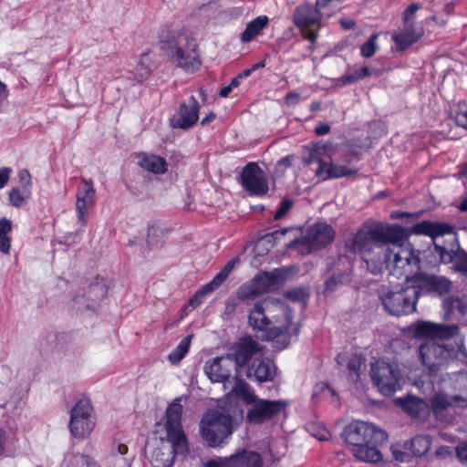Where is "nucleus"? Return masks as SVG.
<instances>
[{
	"instance_id": "nucleus-32",
	"label": "nucleus",
	"mask_w": 467,
	"mask_h": 467,
	"mask_svg": "<svg viewBox=\"0 0 467 467\" xmlns=\"http://www.w3.org/2000/svg\"><path fill=\"white\" fill-rule=\"evenodd\" d=\"M137 159L138 164L147 171L155 174H163L167 171V162L160 156L142 152L138 154Z\"/></svg>"
},
{
	"instance_id": "nucleus-56",
	"label": "nucleus",
	"mask_w": 467,
	"mask_h": 467,
	"mask_svg": "<svg viewBox=\"0 0 467 467\" xmlns=\"http://www.w3.org/2000/svg\"><path fill=\"white\" fill-rule=\"evenodd\" d=\"M12 230V222L6 218L0 220V234L7 235Z\"/></svg>"
},
{
	"instance_id": "nucleus-20",
	"label": "nucleus",
	"mask_w": 467,
	"mask_h": 467,
	"mask_svg": "<svg viewBox=\"0 0 467 467\" xmlns=\"http://www.w3.org/2000/svg\"><path fill=\"white\" fill-rule=\"evenodd\" d=\"M335 234L336 232L331 225L326 223H317L307 230L302 241L310 250H319L331 244Z\"/></svg>"
},
{
	"instance_id": "nucleus-19",
	"label": "nucleus",
	"mask_w": 467,
	"mask_h": 467,
	"mask_svg": "<svg viewBox=\"0 0 467 467\" xmlns=\"http://www.w3.org/2000/svg\"><path fill=\"white\" fill-rule=\"evenodd\" d=\"M261 350L262 348L257 341L251 337H244L235 342L227 354L234 361V366L239 370L245 367Z\"/></svg>"
},
{
	"instance_id": "nucleus-5",
	"label": "nucleus",
	"mask_w": 467,
	"mask_h": 467,
	"mask_svg": "<svg viewBox=\"0 0 467 467\" xmlns=\"http://www.w3.org/2000/svg\"><path fill=\"white\" fill-rule=\"evenodd\" d=\"M232 391L245 404L251 405L246 413V420L253 424L264 423L279 414L286 407V403L282 400L259 399L254 389L244 381H238Z\"/></svg>"
},
{
	"instance_id": "nucleus-37",
	"label": "nucleus",
	"mask_w": 467,
	"mask_h": 467,
	"mask_svg": "<svg viewBox=\"0 0 467 467\" xmlns=\"http://www.w3.org/2000/svg\"><path fill=\"white\" fill-rule=\"evenodd\" d=\"M65 467H99L97 462L88 455L71 453L65 458Z\"/></svg>"
},
{
	"instance_id": "nucleus-60",
	"label": "nucleus",
	"mask_w": 467,
	"mask_h": 467,
	"mask_svg": "<svg viewBox=\"0 0 467 467\" xmlns=\"http://www.w3.org/2000/svg\"><path fill=\"white\" fill-rule=\"evenodd\" d=\"M114 451H117L120 455H124L128 452V446L122 443H118L114 446Z\"/></svg>"
},
{
	"instance_id": "nucleus-47",
	"label": "nucleus",
	"mask_w": 467,
	"mask_h": 467,
	"mask_svg": "<svg viewBox=\"0 0 467 467\" xmlns=\"http://www.w3.org/2000/svg\"><path fill=\"white\" fill-rule=\"evenodd\" d=\"M285 297L295 302H301L306 299L307 293L305 289L296 287L286 291Z\"/></svg>"
},
{
	"instance_id": "nucleus-51",
	"label": "nucleus",
	"mask_w": 467,
	"mask_h": 467,
	"mask_svg": "<svg viewBox=\"0 0 467 467\" xmlns=\"http://www.w3.org/2000/svg\"><path fill=\"white\" fill-rule=\"evenodd\" d=\"M18 179L19 182L24 189V192H26V190L31 189L32 182H31V175L29 171L26 169L20 170L18 171Z\"/></svg>"
},
{
	"instance_id": "nucleus-15",
	"label": "nucleus",
	"mask_w": 467,
	"mask_h": 467,
	"mask_svg": "<svg viewBox=\"0 0 467 467\" xmlns=\"http://www.w3.org/2000/svg\"><path fill=\"white\" fill-rule=\"evenodd\" d=\"M204 467H264V460L259 452L243 449L230 456L210 460Z\"/></svg>"
},
{
	"instance_id": "nucleus-49",
	"label": "nucleus",
	"mask_w": 467,
	"mask_h": 467,
	"mask_svg": "<svg viewBox=\"0 0 467 467\" xmlns=\"http://www.w3.org/2000/svg\"><path fill=\"white\" fill-rule=\"evenodd\" d=\"M292 206H293V202L290 199H287V198L284 199L281 202L277 211L274 214V218L275 220L281 219L283 216H285L286 214V213L291 209Z\"/></svg>"
},
{
	"instance_id": "nucleus-52",
	"label": "nucleus",
	"mask_w": 467,
	"mask_h": 467,
	"mask_svg": "<svg viewBox=\"0 0 467 467\" xmlns=\"http://www.w3.org/2000/svg\"><path fill=\"white\" fill-rule=\"evenodd\" d=\"M455 267L459 272L467 274V254L459 253L455 260Z\"/></svg>"
},
{
	"instance_id": "nucleus-53",
	"label": "nucleus",
	"mask_w": 467,
	"mask_h": 467,
	"mask_svg": "<svg viewBox=\"0 0 467 467\" xmlns=\"http://www.w3.org/2000/svg\"><path fill=\"white\" fill-rule=\"evenodd\" d=\"M12 169L9 167L0 168V189H3L8 182Z\"/></svg>"
},
{
	"instance_id": "nucleus-59",
	"label": "nucleus",
	"mask_w": 467,
	"mask_h": 467,
	"mask_svg": "<svg viewBox=\"0 0 467 467\" xmlns=\"http://www.w3.org/2000/svg\"><path fill=\"white\" fill-rule=\"evenodd\" d=\"M300 94L296 92H289L286 94L285 99L288 105H296L298 103Z\"/></svg>"
},
{
	"instance_id": "nucleus-2",
	"label": "nucleus",
	"mask_w": 467,
	"mask_h": 467,
	"mask_svg": "<svg viewBox=\"0 0 467 467\" xmlns=\"http://www.w3.org/2000/svg\"><path fill=\"white\" fill-rule=\"evenodd\" d=\"M407 233L408 235L422 234L435 239L452 233V227L448 223L422 221L412 225L409 231L407 230ZM408 237L400 243L391 244L392 249L386 247L389 255L387 267L389 269L390 275L399 279L404 278L407 283L411 282L415 285L422 274L420 265V251L414 250L410 244H405Z\"/></svg>"
},
{
	"instance_id": "nucleus-29",
	"label": "nucleus",
	"mask_w": 467,
	"mask_h": 467,
	"mask_svg": "<svg viewBox=\"0 0 467 467\" xmlns=\"http://www.w3.org/2000/svg\"><path fill=\"white\" fill-rule=\"evenodd\" d=\"M157 67L158 65L152 53H142L130 72L132 78L137 82H141L147 79Z\"/></svg>"
},
{
	"instance_id": "nucleus-10",
	"label": "nucleus",
	"mask_w": 467,
	"mask_h": 467,
	"mask_svg": "<svg viewBox=\"0 0 467 467\" xmlns=\"http://www.w3.org/2000/svg\"><path fill=\"white\" fill-rule=\"evenodd\" d=\"M265 310L269 316L267 340L286 335L293 324L291 308L284 301L270 297V305Z\"/></svg>"
},
{
	"instance_id": "nucleus-43",
	"label": "nucleus",
	"mask_w": 467,
	"mask_h": 467,
	"mask_svg": "<svg viewBox=\"0 0 467 467\" xmlns=\"http://www.w3.org/2000/svg\"><path fill=\"white\" fill-rule=\"evenodd\" d=\"M430 447V441L425 436H415L411 439V449L415 455L420 456L428 451Z\"/></svg>"
},
{
	"instance_id": "nucleus-24",
	"label": "nucleus",
	"mask_w": 467,
	"mask_h": 467,
	"mask_svg": "<svg viewBox=\"0 0 467 467\" xmlns=\"http://www.w3.org/2000/svg\"><path fill=\"white\" fill-rule=\"evenodd\" d=\"M266 305L269 306L270 297L256 302L248 316L249 326L254 330L264 331L265 339H267V329H269V316L265 310Z\"/></svg>"
},
{
	"instance_id": "nucleus-31",
	"label": "nucleus",
	"mask_w": 467,
	"mask_h": 467,
	"mask_svg": "<svg viewBox=\"0 0 467 467\" xmlns=\"http://www.w3.org/2000/svg\"><path fill=\"white\" fill-rule=\"evenodd\" d=\"M395 403L413 418H419L428 412V404L415 396L397 399Z\"/></svg>"
},
{
	"instance_id": "nucleus-44",
	"label": "nucleus",
	"mask_w": 467,
	"mask_h": 467,
	"mask_svg": "<svg viewBox=\"0 0 467 467\" xmlns=\"http://www.w3.org/2000/svg\"><path fill=\"white\" fill-rule=\"evenodd\" d=\"M216 287H213L212 285V283L209 282L207 285H205L199 292H197L189 301V305L192 308L198 307L203 301L204 297L213 292Z\"/></svg>"
},
{
	"instance_id": "nucleus-23",
	"label": "nucleus",
	"mask_w": 467,
	"mask_h": 467,
	"mask_svg": "<svg viewBox=\"0 0 467 467\" xmlns=\"http://www.w3.org/2000/svg\"><path fill=\"white\" fill-rule=\"evenodd\" d=\"M200 105L194 96H191L187 102L180 105L177 115L172 119L173 128L187 130L193 126L199 119Z\"/></svg>"
},
{
	"instance_id": "nucleus-41",
	"label": "nucleus",
	"mask_w": 467,
	"mask_h": 467,
	"mask_svg": "<svg viewBox=\"0 0 467 467\" xmlns=\"http://www.w3.org/2000/svg\"><path fill=\"white\" fill-rule=\"evenodd\" d=\"M31 191L26 190L24 192V189L21 190L19 188H12L8 194V200L11 205L14 207L19 208L25 205L27 202L28 198L30 197Z\"/></svg>"
},
{
	"instance_id": "nucleus-8",
	"label": "nucleus",
	"mask_w": 467,
	"mask_h": 467,
	"mask_svg": "<svg viewBox=\"0 0 467 467\" xmlns=\"http://www.w3.org/2000/svg\"><path fill=\"white\" fill-rule=\"evenodd\" d=\"M370 377L374 385L385 396H391L400 389L404 381L399 366L384 359L371 364Z\"/></svg>"
},
{
	"instance_id": "nucleus-13",
	"label": "nucleus",
	"mask_w": 467,
	"mask_h": 467,
	"mask_svg": "<svg viewBox=\"0 0 467 467\" xmlns=\"http://www.w3.org/2000/svg\"><path fill=\"white\" fill-rule=\"evenodd\" d=\"M453 348H448L433 339L427 338L419 348L421 363L432 373L439 370L452 357Z\"/></svg>"
},
{
	"instance_id": "nucleus-11",
	"label": "nucleus",
	"mask_w": 467,
	"mask_h": 467,
	"mask_svg": "<svg viewBox=\"0 0 467 467\" xmlns=\"http://www.w3.org/2000/svg\"><path fill=\"white\" fill-rule=\"evenodd\" d=\"M344 437L348 443L357 447L363 443L381 444L387 441L388 434L373 424L355 420L345 428Z\"/></svg>"
},
{
	"instance_id": "nucleus-16",
	"label": "nucleus",
	"mask_w": 467,
	"mask_h": 467,
	"mask_svg": "<svg viewBox=\"0 0 467 467\" xmlns=\"http://www.w3.org/2000/svg\"><path fill=\"white\" fill-rule=\"evenodd\" d=\"M321 19L322 16L317 5L314 6L308 4L297 6L293 15V22L301 30L304 38L313 43L317 38V32L307 28L318 26Z\"/></svg>"
},
{
	"instance_id": "nucleus-12",
	"label": "nucleus",
	"mask_w": 467,
	"mask_h": 467,
	"mask_svg": "<svg viewBox=\"0 0 467 467\" xmlns=\"http://www.w3.org/2000/svg\"><path fill=\"white\" fill-rule=\"evenodd\" d=\"M319 149H314L311 152V159L318 163L316 175L322 181L338 179L356 175L358 170L351 165L352 155L348 154L340 161H325L319 155Z\"/></svg>"
},
{
	"instance_id": "nucleus-42",
	"label": "nucleus",
	"mask_w": 467,
	"mask_h": 467,
	"mask_svg": "<svg viewBox=\"0 0 467 467\" xmlns=\"http://www.w3.org/2000/svg\"><path fill=\"white\" fill-rule=\"evenodd\" d=\"M239 262L240 260L238 257H234L232 260H230L211 281L212 285H213V287L218 288L225 281V279L228 277L230 273L233 271V269Z\"/></svg>"
},
{
	"instance_id": "nucleus-1",
	"label": "nucleus",
	"mask_w": 467,
	"mask_h": 467,
	"mask_svg": "<svg viewBox=\"0 0 467 467\" xmlns=\"http://www.w3.org/2000/svg\"><path fill=\"white\" fill-rule=\"evenodd\" d=\"M407 236V229L402 226L376 223L359 229L348 246L362 256L370 273L378 275L389 261L386 245L400 243Z\"/></svg>"
},
{
	"instance_id": "nucleus-17",
	"label": "nucleus",
	"mask_w": 467,
	"mask_h": 467,
	"mask_svg": "<svg viewBox=\"0 0 467 467\" xmlns=\"http://www.w3.org/2000/svg\"><path fill=\"white\" fill-rule=\"evenodd\" d=\"M241 184L250 195L263 196L268 192V182L256 162H248L241 172Z\"/></svg>"
},
{
	"instance_id": "nucleus-64",
	"label": "nucleus",
	"mask_w": 467,
	"mask_h": 467,
	"mask_svg": "<svg viewBox=\"0 0 467 467\" xmlns=\"http://www.w3.org/2000/svg\"><path fill=\"white\" fill-rule=\"evenodd\" d=\"M458 209L461 212H467V199H464L459 205Z\"/></svg>"
},
{
	"instance_id": "nucleus-30",
	"label": "nucleus",
	"mask_w": 467,
	"mask_h": 467,
	"mask_svg": "<svg viewBox=\"0 0 467 467\" xmlns=\"http://www.w3.org/2000/svg\"><path fill=\"white\" fill-rule=\"evenodd\" d=\"M253 279L263 295L277 287L284 281L285 272L281 269H275L272 272L258 274Z\"/></svg>"
},
{
	"instance_id": "nucleus-25",
	"label": "nucleus",
	"mask_w": 467,
	"mask_h": 467,
	"mask_svg": "<svg viewBox=\"0 0 467 467\" xmlns=\"http://www.w3.org/2000/svg\"><path fill=\"white\" fill-rule=\"evenodd\" d=\"M276 374L275 365L269 359L254 358L248 367L247 377L258 382L272 381Z\"/></svg>"
},
{
	"instance_id": "nucleus-46",
	"label": "nucleus",
	"mask_w": 467,
	"mask_h": 467,
	"mask_svg": "<svg viewBox=\"0 0 467 467\" xmlns=\"http://www.w3.org/2000/svg\"><path fill=\"white\" fill-rule=\"evenodd\" d=\"M434 251L440 257V260L443 264H450L456 260L458 254L453 250H448L444 246L438 244H434Z\"/></svg>"
},
{
	"instance_id": "nucleus-50",
	"label": "nucleus",
	"mask_w": 467,
	"mask_h": 467,
	"mask_svg": "<svg viewBox=\"0 0 467 467\" xmlns=\"http://www.w3.org/2000/svg\"><path fill=\"white\" fill-rule=\"evenodd\" d=\"M454 120L459 127L467 129V107H459Z\"/></svg>"
},
{
	"instance_id": "nucleus-26",
	"label": "nucleus",
	"mask_w": 467,
	"mask_h": 467,
	"mask_svg": "<svg viewBox=\"0 0 467 467\" xmlns=\"http://www.w3.org/2000/svg\"><path fill=\"white\" fill-rule=\"evenodd\" d=\"M423 36V29L416 27L415 25H403V27L399 32L392 35L398 50H405L411 45L416 43Z\"/></svg>"
},
{
	"instance_id": "nucleus-48",
	"label": "nucleus",
	"mask_w": 467,
	"mask_h": 467,
	"mask_svg": "<svg viewBox=\"0 0 467 467\" xmlns=\"http://www.w3.org/2000/svg\"><path fill=\"white\" fill-rule=\"evenodd\" d=\"M420 8L419 4H411L410 5L403 13V22L406 25H415L414 24V15Z\"/></svg>"
},
{
	"instance_id": "nucleus-55",
	"label": "nucleus",
	"mask_w": 467,
	"mask_h": 467,
	"mask_svg": "<svg viewBox=\"0 0 467 467\" xmlns=\"http://www.w3.org/2000/svg\"><path fill=\"white\" fill-rule=\"evenodd\" d=\"M457 456L462 462H467V442H462L456 449Z\"/></svg>"
},
{
	"instance_id": "nucleus-28",
	"label": "nucleus",
	"mask_w": 467,
	"mask_h": 467,
	"mask_svg": "<svg viewBox=\"0 0 467 467\" xmlns=\"http://www.w3.org/2000/svg\"><path fill=\"white\" fill-rule=\"evenodd\" d=\"M336 360L340 368H347L348 378L352 381L358 380L360 373L365 367L366 359L363 357L356 354L348 355L347 353H339Z\"/></svg>"
},
{
	"instance_id": "nucleus-22",
	"label": "nucleus",
	"mask_w": 467,
	"mask_h": 467,
	"mask_svg": "<svg viewBox=\"0 0 467 467\" xmlns=\"http://www.w3.org/2000/svg\"><path fill=\"white\" fill-rule=\"evenodd\" d=\"M458 325L436 324L429 321H422L416 325L415 333L418 336L430 339H450L459 333Z\"/></svg>"
},
{
	"instance_id": "nucleus-45",
	"label": "nucleus",
	"mask_w": 467,
	"mask_h": 467,
	"mask_svg": "<svg viewBox=\"0 0 467 467\" xmlns=\"http://www.w3.org/2000/svg\"><path fill=\"white\" fill-rule=\"evenodd\" d=\"M379 35L373 34L361 46L360 53L364 57H371L378 49V45L376 43Z\"/></svg>"
},
{
	"instance_id": "nucleus-33",
	"label": "nucleus",
	"mask_w": 467,
	"mask_h": 467,
	"mask_svg": "<svg viewBox=\"0 0 467 467\" xmlns=\"http://www.w3.org/2000/svg\"><path fill=\"white\" fill-rule=\"evenodd\" d=\"M269 23V18L266 16H259L247 23L245 29L241 34L240 39L244 43L253 41L259 36L263 29L266 27Z\"/></svg>"
},
{
	"instance_id": "nucleus-61",
	"label": "nucleus",
	"mask_w": 467,
	"mask_h": 467,
	"mask_svg": "<svg viewBox=\"0 0 467 467\" xmlns=\"http://www.w3.org/2000/svg\"><path fill=\"white\" fill-rule=\"evenodd\" d=\"M216 118L215 114L214 113H210L208 114L206 117H204L202 121H201V124L202 125H206L210 122H212L213 120H214Z\"/></svg>"
},
{
	"instance_id": "nucleus-58",
	"label": "nucleus",
	"mask_w": 467,
	"mask_h": 467,
	"mask_svg": "<svg viewBox=\"0 0 467 467\" xmlns=\"http://www.w3.org/2000/svg\"><path fill=\"white\" fill-rule=\"evenodd\" d=\"M341 282L340 278L339 277H336V276H332L330 278H328L326 283H325V285H326V290H328V291H333L336 289V287L337 286V285Z\"/></svg>"
},
{
	"instance_id": "nucleus-7",
	"label": "nucleus",
	"mask_w": 467,
	"mask_h": 467,
	"mask_svg": "<svg viewBox=\"0 0 467 467\" xmlns=\"http://www.w3.org/2000/svg\"><path fill=\"white\" fill-rule=\"evenodd\" d=\"M378 295L385 311L391 316L409 315L416 309L418 290L413 285L400 290L383 285L378 290Z\"/></svg>"
},
{
	"instance_id": "nucleus-34",
	"label": "nucleus",
	"mask_w": 467,
	"mask_h": 467,
	"mask_svg": "<svg viewBox=\"0 0 467 467\" xmlns=\"http://www.w3.org/2000/svg\"><path fill=\"white\" fill-rule=\"evenodd\" d=\"M380 74V70L376 67L363 66L358 68L355 67L353 69L347 70L346 73L340 78V80L345 85L352 84L370 76L379 77Z\"/></svg>"
},
{
	"instance_id": "nucleus-35",
	"label": "nucleus",
	"mask_w": 467,
	"mask_h": 467,
	"mask_svg": "<svg viewBox=\"0 0 467 467\" xmlns=\"http://www.w3.org/2000/svg\"><path fill=\"white\" fill-rule=\"evenodd\" d=\"M379 444L363 443L353 449V454L356 458L363 462H378L381 460V453L377 449Z\"/></svg>"
},
{
	"instance_id": "nucleus-6",
	"label": "nucleus",
	"mask_w": 467,
	"mask_h": 467,
	"mask_svg": "<svg viewBox=\"0 0 467 467\" xmlns=\"http://www.w3.org/2000/svg\"><path fill=\"white\" fill-rule=\"evenodd\" d=\"M200 434L209 447L218 448L227 443L234 431L233 417L220 410H209L201 419Z\"/></svg>"
},
{
	"instance_id": "nucleus-27",
	"label": "nucleus",
	"mask_w": 467,
	"mask_h": 467,
	"mask_svg": "<svg viewBox=\"0 0 467 467\" xmlns=\"http://www.w3.org/2000/svg\"><path fill=\"white\" fill-rule=\"evenodd\" d=\"M416 289L424 287L430 292L437 293L440 296L448 294L451 288V282L441 275H430L422 273L417 281Z\"/></svg>"
},
{
	"instance_id": "nucleus-62",
	"label": "nucleus",
	"mask_w": 467,
	"mask_h": 467,
	"mask_svg": "<svg viewBox=\"0 0 467 467\" xmlns=\"http://www.w3.org/2000/svg\"><path fill=\"white\" fill-rule=\"evenodd\" d=\"M232 90H233V88L228 85V86L223 87L220 90L219 94H220L221 97L226 98V97H228V95L231 93Z\"/></svg>"
},
{
	"instance_id": "nucleus-39",
	"label": "nucleus",
	"mask_w": 467,
	"mask_h": 467,
	"mask_svg": "<svg viewBox=\"0 0 467 467\" xmlns=\"http://www.w3.org/2000/svg\"><path fill=\"white\" fill-rule=\"evenodd\" d=\"M254 279L243 285L237 291V296L242 301L254 300L262 295L261 291L255 285Z\"/></svg>"
},
{
	"instance_id": "nucleus-18",
	"label": "nucleus",
	"mask_w": 467,
	"mask_h": 467,
	"mask_svg": "<svg viewBox=\"0 0 467 467\" xmlns=\"http://www.w3.org/2000/svg\"><path fill=\"white\" fill-rule=\"evenodd\" d=\"M96 190L91 180L82 179L76 193V211L81 227L88 223V212L95 205Z\"/></svg>"
},
{
	"instance_id": "nucleus-9",
	"label": "nucleus",
	"mask_w": 467,
	"mask_h": 467,
	"mask_svg": "<svg viewBox=\"0 0 467 467\" xmlns=\"http://www.w3.org/2000/svg\"><path fill=\"white\" fill-rule=\"evenodd\" d=\"M97 422L95 410L87 398L78 400L70 410L69 430L74 438L85 440L90 436Z\"/></svg>"
},
{
	"instance_id": "nucleus-4",
	"label": "nucleus",
	"mask_w": 467,
	"mask_h": 467,
	"mask_svg": "<svg viewBox=\"0 0 467 467\" xmlns=\"http://www.w3.org/2000/svg\"><path fill=\"white\" fill-rule=\"evenodd\" d=\"M160 48L172 64L187 72L196 71L201 65L196 40L183 28L161 31Z\"/></svg>"
},
{
	"instance_id": "nucleus-38",
	"label": "nucleus",
	"mask_w": 467,
	"mask_h": 467,
	"mask_svg": "<svg viewBox=\"0 0 467 467\" xmlns=\"http://www.w3.org/2000/svg\"><path fill=\"white\" fill-rule=\"evenodd\" d=\"M192 336L185 337L179 345L169 354L168 359L171 364L179 363L188 353Z\"/></svg>"
},
{
	"instance_id": "nucleus-57",
	"label": "nucleus",
	"mask_w": 467,
	"mask_h": 467,
	"mask_svg": "<svg viewBox=\"0 0 467 467\" xmlns=\"http://www.w3.org/2000/svg\"><path fill=\"white\" fill-rule=\"evenodd\" d=\"M330 131V126L324 122H319L315 128V132L318 136H323Z\"/></svg>"
},
{
	"instance_id": "nucleus-63",
	"label": "nucleus",
	"mask_w": 467,
	"mask_h": 467,
	"mask_svg": "<svg viewBox=\"0 0 467 467\" xmlns=\"http://www.w3.org/2000/svg\"><path fill=\"white\" fill-rule=\"evenodd\" d=\"M279 164L285 166V167H290L292 165V160L290 156H286L285 158H282L279 161Z\"/></svg>"
},
{
	"instance_id": "nucleus-21",
	"label": "nucleus",
	"mask_w": 467,
	"mask_h": 467,
	"mask_svg": "<svg viewBox=\"0 0 467 467\" xmlns=\"http://www.w3.org/2000/svg\"><path fill=\"white\" fill-rule=\"evenodd\" d=\"M233 371H238V369L228 354L209 359L204 366L205 374L213 382H224L231 377Z\"/></svg>"
},
{
	"instance_id": "nucleus-3",
	"label": "nucleus",
	"mask_w": 467,
	"mask_h": 467,
	"mask_svg": "<svg viewBox=\"0 0 467 467\" xmlns=\"http://www.w3.org/2000/svg\"><path fill=\"white\" fill-rule=\"evenodd\" d=\"M182 410L180 400L171 402L162 426L165 435L147 445L146 452L152 467H172L177 455L189 452V441L182 424Z\"/></svg>"
},
{
	"instance_id": "nucleus-40",
	"label": "nucleus",
	"mask_w": 467,
	"mask_h": 467,
	"mask_svg": "<svg viewBox=\"0 0 467 467\" xmlns=\"http://www.w3.org/2000/svg\"><path fill=\"white\" fill-rule=\"evenodd\" d=\"M163 234L164 231L160 225H158L157 223L150 224L146 239L148 246L150 249H153L161 244V239L163 237Z\"/></svg>"
},
{
	"instance_id": "nucleus-54",
	"label": "nucleus",
	"mask_w": 467,
	"mask_h": 467,
	"mask_svg": "<svg viewBox=\"0 0 467 467\" xmlns=\"http://www.w3.org/2000/svg\"><path fill=\"white\" fill-rule=\"evenodd\" d=\"M11 246V239L8 235L0 234V251L8 254Z\"/></svg>"
},
{
	"instance_id": "nucleus-36",
	"label": "nucleus",
	"mask_w": 467,
	"mask_h": 467,
	"mask_svg": "<svg viewBox=\"0 0 467 467\" xmlns=\"http://www.w3.org/2000/svg\"><path fill=\"white\" fill-rule=\"evenodd\" d=\"M443 309L445 311L446 319L455 311L459 312L462 316L467 314V300L457 296H451L447 297L443 303Z\"/></svg>"
},
{
	"instance_id": "nucleus-14",
	"label": "nucleus",
	"mask_w": 467,
	"mask_h": 467,
	"mask_svg": "<svg viewBox=\"0 0 467 467\" xmlns=\"http://www.w3.org/2000/svg\"><path fill=\"white\" fill-rule=\"evenodd\" d=\"M431 406L437 419L450 422L458 410L467 408V397L460 395L449 396L445 393H437L431 400Z\"/></svg>"
}]
</instances>
